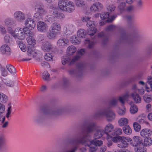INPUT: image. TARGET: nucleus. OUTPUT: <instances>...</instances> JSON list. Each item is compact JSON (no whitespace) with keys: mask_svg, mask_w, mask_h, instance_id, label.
<instances>
[{"mask_svg":"<svg viewBox=\"0 0 152 152\" xmlns=\"http://www.w3.org/2000/svg\"><path fill=\"white\" fill-rule=\"evenodd\" d=\"M97 127V124L94 122L90 121L84 123L83 124L82 132L85 134L77 140V143H80L86 147H88L90 152H94L97 148L96 146L90 143L91 142L90 134L93 132Z\"/></svg>","mask_w":152,"mask_h":152,"instance_id":"nucleus-1","label":"nucleus"},{"mask_svg":"<svg viewBox=\"0 0 152 152\" xmlns=\"http://www.w3.org/2000/svg\"><path fill=\"white\" fill-rule=\"evenodd\" d=\"M41 111L38 115L34 118V121L36 123L41 122L48 118L56 117L62 113L65 112L66 110L64 108L52 109L48 106H44L41 108Z\"/></svg>","mask_w":152,"mask_h":152,"instance_id":"nucleus-2","label":"nucleus"},{"mask_svg":"<svg viewBox=\"0 0 152 152\" xmlns=\"http://www.w3.org/2000/svg\"><path fill=\"white\" fill-rule=\"evenodd\" d=\"M103 116H105L107 120L109 122H110L114 120L115 117V114L109 107L99 110L94 114V116L96 118Z\"/></svg>","mask_w":152,"mask_h":152,"instance_id":"nucleus-3","label":"nucleus"},{"mask_svg":"<svg viewBox=\"0 0 152 152\" xmlns=\"http://www.w3.org/2000/svg\"><path fill=\"white\" fill-rule=\"evenodd\" d=\"M90 18L87 16H85L82 19L83 22H86V24L89 28L87 30V33L89 35L93 36L96 32V29L95 28V23L94 22L90 20Z\"/></svg>","mask_w":152,"mask_h":152,"instance_id":"nucleus-4","label":"nucleus"},{"mask_svg":"<svg viewBox=\"0 0 152 152\" xmlns=\"http://www.w3.org/2000/svg\"><path fill=\"white\" fill-rule=\"evenodd\" d=\"M27 42L29 46H28L27 53L30 56L34 57L37 55V53L35 50H33L34 45L36 43V40L34 37H28L26 39Z\"/></svg>","mask_w":152,"mask_h":152,"instance_id":"nucleus-5","label":"nucleus"},{"mask_svg":"<svg viewBox=\"0 0 152 152\" xmlns=\"http://www.w3.org/2000/svg\"><path fill=\"white\" fill-rule=\"evenodd\" d=\"M61 30L60 25L57 23H53L49 28V31L47 34V37L50 39H54Z\"/></svg>","mask_w":152,"mask_h":152,"instance_id":"nucleus-6","label":"nucleus"},{"mask_svg":"<svg viewBox=\"0 0 152 152\" xmlns=\"http://www.w3.org/2000/svg\"><path fill=\"white\" fill-rule=\"evenodd\" d=\"M85 66V64L82 63H78L77 65L76 69H72L69 71V74L77 77H81L83 75Z\"/></svg>","mask_w":152,"mask_h":152,"instance_id":"nucleus-7","label":"nucleus"},{"mask_svg":"<svg viewBox=\"0 0 152 152\" xmlns=\"http://www.w3.org/2000/svg\"><path fill=\"white\" fill-rule=\"evenodd\" d=\"M27 28L24 27L23 28H16L15 31L14 33L13 36L15 38L23 40L25 38V32H26Z\"/></svg>","mask_w":152,"mask_h":152,"instance_id":"nucleus-8","label":"nucleus"},{"mask_svg":"<svg viewBox=\"0 0 152 152\" xmlns=\"http://www.w3.org/2000/svg\"><path fill=\"white\" fill-rule=\"evenodd\" d=\"M41 48L45 52H49L50 50L53 51L56 49V47L50 42L47 41L42 44Z\"/></svg>","mask_w":152,"mask_h":152,"instance_id":"nucleus-9","label":"nucleus"},{"mask_svg":"<svg viewBox=\"0 0 152 152\" xmlns=\"http://www.w3.org/2000/svg\"><path fill=\"white\" fill-rule=\"evenodd\" d=\"M131 138L121 136L120 143L118 144V146L121 148H126L127 147L129 144H131Z\"/></svg>","mask_w":152,"mask_h":152,"instance_id":"nucleus-10","label":"nucleus"},{"mask_svg":"<svg viewBox=\"0 0 152 152\" xmlns=\"http://www.w3.org/2000/svg\"><path fill=\"white\" fill-rule=\"evenodd\" d=\"M131 144L133 146H138L142 145L143 141L141 138L138 136H135L132 137V139L131 138Z\"/></svg>","mask_w":152,"mask_h":152,"instance_id":"nucleus-11","label":"nucleus"},{"mask_svg":"<svg viewBox=\"0 0 152 152\" xmlns=\"http://www.w3.org/2000/svg\"><path fill=\"white\" fill-rule=\"evenodd\" d=\"M14 18L18 22H21L25 19V15L20 11L16 12L14 15Z\"/></svg>","mask_w":152,"mask_h":152,"instance_id":"nucleus-12","label":"nucleus"},{"mask_svg":"<svg viewBox=\"0 0 152 152\" xmlns=\"http://www.w3.org/2000/svg\"><path fill=\"white\" fill-rule=\"evenodd\" d=\"M38 30L40 32H45L47 30L48 26L45 22L42 21L38 22L37 24Z\"/></svg>","mask_w":152,"mask_h":152,"instance_id":"nucleus-13","label":"nucleus"},{"mask_svg":"<svg viewBox=\"0 0 152 152\" xmlns=\"http://www.w3.org/2000/svg\"><path fill=\"white\" fill-rule=\"evenodd\" d=\"M25 24L26 27L31 30L33 29L35 26V23L34 20L31 18H28L25 21Z\"/></svg>","mask_w":152,"mask_h":152,"instance_id":"nucleus-14","label":"nucleus"},{"mask_svg":"<svg viewBox=\"0 0 152 152\" xmlns=\"http://www.w3.org/2000/svg\"><path fill=\"white\" fill-rule=\"evenodd\" d=\"M86 49H81L78 51L76 55L72 59L69 63V65L72 64L74 62L78 60L80 56L84 54L85 53Z\"/></svg>","mask_w":152,"mask_h":152,"instance_id":"nucleus-15","label":"nucleus"},{"mask_svg":"<svg viewBox=\"0 0 152 152\" xmlns=\"http://www.w3.org/2000/svg\"><path fill=\"white\" fill-rule=\"evenodd\" d=\"M102 7V4L99 2H96L94 4L91 6L90 9L91 11L99 12Z\"/></svg>","mask_w":152,"mask_h":152,"instance_id":"nucleus-16","label":"nucleus"},{"mask_svg":"<svg viewBox=\"0 0 152 152\" xmlns=\"http://www.w3.org/2000/svg\"><path fill=\"white\" fill-rule=\"evenodd\" d=\"M68 39L65 38H61L59 39L57 42V45L59 47L62 48L66 46L69 44Z\"/></svg>","mask_w":152,"mask_h":152,"instance_id":"nucleus-17","label":"nucleus"},{"mask_svg":"<svg viewBox=\"0 0 152 152\" xmlns=\"http://www.w3.org/2000/svg\"><path fill=\"white\" fill-rule=\"evenodd\" d=\"M1 53L4 54L9 55L11 54L10 50L8 45L4 44L2 45L0 48Z\"/></svg>","mask_w":152,"mask_h":152,"instance_id":"nucleus-18","label":"nucleus"},{"mask_svg":"<svg viewBox=\"0 0 152 152\" xmlns=\"http://www.w3.org/2000/svg\"><path fill=\"white\" fill-rule=\"evenodd\" d=\"M114 128V126L111 124L109 123L106 125L104 128V132L107 137H110V132H112V130Z\"/></svg>","mask_w":152,"mask_h":152,"instance_id":"nucleus-19","label":"nucleus"},{"mask_svg":"<svg viewBox=\"0 0 152 152\" xmlns=\"http://www.w3.org/2000/svg\"><path fill=\"white\" fill-rule=\"evenodd\" d=\"M69 2L68 0H60L58 2V5L59 9L61 10L65 11L67 4H68Z\"/></svg>","mask_w":152,"mask_h":152,"instance_id":"nucleus-20","label":"nucleus"},{"mask_svg":"<svg viewBox=\"0 0 152 152\" xmlns=\"http://www.w3.org/2000/svg\"><path fill=\"white\" fill-rule=\"evenodd\" d=\"M120 39L121 41H124L128 43H131L133 41V38L129 37L125 33L121 34Z\"/></svg>","mask_w":152,"mask_h":152,"instance_id":"nucleus-21","label":"nucleus"},{"mask_svg":"<svg viewBox=\"0 0 152 152\" xmlns=\"http://www.w3.org/2000/svg\"><path fill=\"white\" fill-rule=\"evenodd\" d=\"M152 134V131L149 129H143L140 132L141 136L145 138L150 137Z\"/></svg>","mask_w":152,"mask_h":152,"instance_id":"nucleus-22","label":"nucleus"},{"mask_svg":"<svg viewBox=\"0 0 152 152\" xmlns=\"http://www.w3.org/2000/svg\"><path fill=\"white\" fill-rule=\"evenodd\" d=\"M5 25L10 28V30L12 31V29L11 28L14 24V21L13 19L11 18H8L5 19L4 20Z\"/></svg>","mask_w":152,"mask_h":152,"instance_id":"nucleus-23","label":"nucleus"},{"mask_svg":"<svg viewBox=\"0 0 152 152\" xmlns=\"http://www.w3.org/2000/svg\"><path fill=\"white\" fill-rule=\"evenodd\" d=\"M122 131L121 129L119 128H116L113 130L112 132H110V137L113 136H119L121 135Z\"/></svg>","mask_w":152,"mask_h":152,"instance_id":"nucleus-24","label":"nucleus"},{"mask_svg":"<svg viewBox=\"0 0 152 152\" xmlns=\"http://www.w3.org/2000/svg\"><path fill=\"white\" fill-rule=\"evenodd\" d=\"M131 96L136 104H138L141 102V98L137 93L133 92L131 94Z\"/></svg>","mask_w":152,"mask_h":152,"instance_id":"nucleus-25","label":"nucleus"},{"mask_svg":"<svg viewBox=\"0 0 152 152\" xmlns=\"http://www.w3.org/2000/svg\"><path fill=\"white\" fill-rule=\"evenodd\" d=\"M69 3H68V4H67V5L66 6V7L65 11L71 13L73 12L75 10L74 4L71 1H69Z\"/></svg>","mask_w":152,"mask_h":152,"instance_id":"nucleus-26","label":"nucleus"},{"mask_svg":"<svg viewBox=\"0 0 152 152\" xmlns=\"http://www.w3.org/2000/svg\"><path fill=\"white\" fill-rule=\"evenodd\" d=\"M104 133V132L103 129H98L94 133V138L95 139H99L102 137Z\"/></svg>","mask_w":152,"mask_h":152,"instance_id":"nucleus-27","label":"nucleus"},{"mask_svg":"<svg viewBox=\"0 0 152 152\" xmlns=\"http://www.w3.org/2000/svg\"><path fill=\"white\" fill-rule=\"evenodd\" d=\"M118 124L119 126H124L127 124L128 123V119L125 118H120L118 121Z\"/></svg>","mask_w":152,"mask_h":152,"instance_id":"nucleus-28","label":"nucleus"},{"mask_svg":"<svg viewBox=\"0 0 152 152\" xmlns=\"http://www.w3.org/2000/svg\"><path fill=\"white\" fill-rule=\"evenodd\" d=\"M91 136L90 142H91L90 143H91L94 145L96 146V147L97 146H100L103 144V142L102 140H96V139L92 140L91 139Z\"/></svg>","mask_w":152,"mask_h":152,"instance_id":"nucleus-29","label":"nucleus"},{"mask_svg":"<svg viewBox=\"0 0 152 152\" xmlns=\"http://www.w3.org/2000/svg\"><path fill=\"white\" fill-rule=\"evenodd\" d=\"M152 140L150 137L145 138L142 145L144 146H148L152 144Z\"/></svg>","mask_w":152,"mask_h":152,"instance_id":"nucleus-30","label":"nucleus"},{"mask_svg":"<svg viewBox=\"0 0 152 152\" xmlns=\"http://www.w3.org/2000/svg\"><path fill=\"white\" fill-rule=\"evenodd\" d=\"M123 130L124 133L127 135L130 134L132 132V130L129 125H126L124 126Z\"/></svg>","mask_w":152,"mask_h":152,"instance_id":"nucleus-31","label":"nucleus"},{"mask_svg":"<svg viewBox=\"0 0 152 152\" xmlns=\"http://www.w3.org/2000/svg\"><path fill=\"white\" fill-rule=\"evenodd\" d=\"M67 51L68 54L69 55H72L76 51V48L74 46L72 45L68 47Z\"/></svg>","mask_w":152,"mask_h":152,"instance_id":"nucleus-32","label":"nucleus"},{"mask_svg":"<svg viewBox=\"0 0 152 152\" xmlns=\"http://www.w3.org/2000/svg\"><path fill=\"white\" fill-rule=\"evenodd\" d=\"M52 14L54 18L56 17L57 18L61 19L64 17V15L62 13L59 12L56 10L54 11Z\"/></svg>","mask_w":152,"mask_h":152,"instance_id":"nucleus-33","label":"nucleus"},{"mask_svg":"<svg viewBox=\"0 0 152 152\" xmlns=\"http://www.w3.org/2000/svg\"><path fill=\"white\" fill-rule=\"evenodd\" d=\"M7 96L2 93H0V103H5L8 100Z\"/></svg>","mask_w":152,"mask_h":152,"instance_id":"nucleus-34","label":"nucleus"},{"mask_svg":"<svg viewBox=\"0 0 152 152\" xmlns=\"http://www.w3.org/2000/svg\"><path fill=\"white\" fill-rule=\"evenodd\" d=\"M6 67L8 71L11 74L14 75L16 73L15 67L10 64L7 65Z\"/></svg>","mask_w":152,"mask_h":152,"instance_id":"nucleus-35","label":"nucleus"},{"mask_svg":"<svg viewBox=\"0 0 152 152\" xmlns=\"http://www.w3.org/2000/svg\"><path fill=\"white\" fill-rule=\"evenodd\" d=\"M71 59L70 57L69 56H63L61 58V62L63 64L65 65L68 63Z\"/></svg>","mask_w":152,"mask_h":152,"instance_id":"nucleus-36","label":"nucleus"},{"mask_svg":"<svg viewBox=\"0 0 152 152\" xmlns=\"http://www.w3.org/2000/svg\"><path fill=\"white\" fill-rule=\"evenodd\" d=\"M45 21L47 23H51L55 20L53 16L51 15H47L45 18Z\"/></svg>","mask_w":152,"mask_h":152,"instance_id":"nucleus-37","label":"nucleus"},{"mask_svg":"<svg viewBox=\"0 0 152 152\" xmlns=\"http://www.w3.org/2000/svg\"><path fill=\"white\" fill-rule=\"evenodd\" d=\"M118 101V99L116 98L111 99L109 102L110 107H108L110 109L112 107L115 106L117 105Z\"/></svg>","mask_w":152,"mask_h":152,"instance_id":"nucleus-38","label":"nucleus"},{"mask_svg":"<svg viewBox=\"0 0 152 152\" xmlns=\"http://www.w3.org/2000/svg\"><path fill=\"white\" fill-rule=\"evenodd\" d=\"M86 32L83 29H80L77 32V36L80 38H84L85 37Z\"/></svg>","mask_w":152,"mask_h":152,"instance_id":"nucleus-39","label":"nucleus"},{"mask_svg":"<svg viewBox=\"0 0 152 152\" xmlns=\"http://www.w3.org/2000/svg\"><path fill=\"white\" fill-rule=\"evenodd\" d=\"M130 111L131 114H134L137 112L138 108L136 105L132 104H131Z\"/></svg>","mask_w":152,"mask_h":152,"instance_id":"nucleus-40","label":"nucleus"},{"mask_svg":"<svg viewBox=\"0 0 152 152\" xmlns=\"http://www.w3.org/2000/svg\"><path fill=\"white\" fill-rule=\"evenodd\" d=\"M37 12L43 16L47 14L46 11L42 7H39L37 9Z\"/></svg>","mask_w":152,"mask_h":152,"instance_id":"nucleus-41","label":"nucleus"},{"mask_svg":"<svg viewBox=\"0 0 152 152\" xmlns=\"http://www.w3.org/2000/svg\"><path fill=\"white\" fill-rule=\"evenodd\" d=\"M134 150L135 152H146V149L143 146L136 147Z\"/></svg>","mask_w":152,"mask_h":152,"instance_id":"nucleus-42","label":"nucleus"},{"mask_svg":"<svg viewBox=\"0 0 152 152\" xmlns=\"http://www.w3.org/2000/svg\"><path fill=\"white\" fill-rule=\"evenodd\" d=\"M43 17V16L36 12L34 15L33 18L35 20H41Z\"/></svg>","mask_w":152,"mask_h":152,"instance_id":"nucleus-43","label":"nucleus"},{"mask_svg":"<svg viewBox=\"0 0 152 152\" xmlns=\"http://www.w3.org/2000/svg\"><path fill=\"white\" fill-rule=\"evenodd\" d=\"M143 99L145 102L149 103L151 101L152 96L151 95L145 94L143 96Z\"/></svg>","mask_w":152,"mask_h":152,"instance_id":"nucleus-44","label":"nucleus"},{"mask_svg":"<svg viewBox=\"0 0 152 152\" xmlns=\"http://www.w3.org/2000/svg\"><path fill=\"white\" fill-rule=\"evenodd\" d=\"M50 74L47 71H44L42 76V78L43 80H48L50 77Z\"/></svg>","mask_w":152,"mask_h":152,"instance_id":"nucleus-45","label":"nucleus"},{"mask_svg":"<svg viewBox=\"0 0 152 152\" xmlns=\"http://www.w3.org/2000/svg\"><path fill=\"white\" fill-rule=\"evenodd\" d=\"M133 126L134 130L136 132H138L141 129V126L138 123H134Z\"/></svg>","mask_w":152,"mask_h":152,"instance_id":"nucleus-46","label":"nucleus"},{"mask_svg":"<svg viewBox=\"0 0 152 152\" xmlns=\"http://www.w3.org/2000/svg\"><path fill=\"white\" fill-rule=\"evenodd\" d=\"M94 41H90L89 39H87L85 40L84 43L85 44H88V48H91L93 47L94 45Z\"/></svg>","mask_w":152,"mask_h":152,"instance_id":"nucleus-47","label":"nucleus"},{"mask_svg":"<svg viewBox=\"0 0 152 152\" xmlns=\"http://www.w3.org/2000/svg\"><path fill=\"white\" fill-rule=\"evenodd\" d=\"M71 42L74 44H78L79 43V40L75 36H73L71 39Z\"/></svg>","mask_w":152,"mask_h":152,"instance_id":"nucleus-48","label":"nucleus"},{"mask_svg":"<svg viewBox=\"0 0 152 152\" xmlns=\"http://www.w3.org/2000/svg\"><path fill=\"white\" fill-rule=\"evenodd\" d=\"M112 139V140L115 143H118L119 142H120L121 139V136H115L113 137H110Z\"/></svg>","mask_w":152,"mask_h":152,"instance_id":"nucleus-49","label":"nucleus"},{"mask_svg":"<svg viewBox=\"0 0 152 152\" xmlns=\"http://www.w3.org/2000/svg\"><path fill=\"white\" fill-rule=\"evenodd\" d=\"M5 138L3 135L0 136V148H1L5 142Z\"/></svg>","mask_w":152,"mask_h":152,"instance_id":"nucleus-50","label":"nucleus"},{"mask_svg":"<svg viewBox=\"0 0 152 152\" xmlns=\"http://www.w3.org/2000/svg\"><path fill=\"white\" fill-rule=\"evenodd\" d=\"M143 1L142 0H137L136 1V6L138 9H141L142 8Z\"/></svg>","mask_w":152,"mask_h":152,"instance_id":"nucleus-51","label":"nucleus"},{"mask_svg":"<svg viewBox=\"0 0 152 152\" xmlns=\"http://www.w3.org/2000/svg\"><path fill=\"white\" fill-rule=\"evenodd\" d=\"M21 50L23 52H25L26 50L25 45L22 42H20L18 44Z\"/></svg>","mask_w":152,"mask_h":152,"instance_id":"nucleus-52","label":"nucleus"},{"mask_svg":"<svg viewBox=\"0 0 152 152\" xmlns=\"http://www.w3.org/2000/svg\"><path fill=\"white\" fill-rule=\"evenodd\" d=\"M145 118L144 116H139L137 119V120L140 124H143L145 122Z\"/></svg>","mask_w":152,"mask_h":152,"instance_id":"nucleus-53","label":"nucleus"},{"mask_svg":"<svg viewBox=\"0 0 152 152\" xmlns=\"http://www.w3.org/2000/svg\"><path fill=\"white\" fill-rule=\"evenodd\" d=\"M12 37L9 35H6L4 37L5 42L6 43H10L12 40Z\"/></svg>","mask_w":152,"mask_h":152,"instance_id":"nucleus-54","label":"nucleus"},{"mask_svg":"<svg viewBox=\"0 0 152 152\" xmlns=\"http://www.w3.org/2000/svg\"><path fill=\"white\" fill-rule=\"evenodd\" d=\"M109 14L108 12L102 13L100 15L101 18L102 20H104L109 17Z\"/></svg>","mask_w":152,"mask_h":152,"instance_id":"nucleus-55","label":"nucleus"},{"mask_svg":"<svg viewBox=\"0 0 152 152\" xmlns=\"http://www.w3.org/2000/svg\"><path fill=\"white\" fill-rule=\"evenodd\" d=\"M126 112V109L125 108H124L123 109H121L119 107L117 111V112L118 115L121 116L124 115Z\"/></svg>","mask_w":152,"mask_h":152,"instance_id":"nucleus-56","label":"nucleus"},{"mask_svg":"<svg viewBox=\"0 0 152 152\" xmlns=\"http://www.w3.org/2000/svg\"><path fill=\"white\" fill-rule=\"evenodd\" d=\"M8 105L9 107L8 108L7 110V113L6 115V117L7 118H8L9 117L12 112L11 106V104L10 103H9Z\"/></svg>","mask_w":152,"mask_h":152,"instance_id":"nucleus-57","label":"nucleus"},{"mask_svg":"<svg viewBox=\"0 0 152 152\" xmlns=\"http://www.w3.org/2000/svg\"><path fill=\"white\" fill-rule=\"evenodd\" d=\"M53 56L50 53H47L45 55L44 58L47 61H50L53 60Z\"/></svg>","mask_w":152,"mask_h":152,"instance_id":"nucleus-58","label":"nucleus"},{"mask_svg":"<svg viewBox=\"0 0 152 152\" xmlns=\"http://www.w3.org/2000/svg\"><path fill=\"white\" fill-rule=\"evenodd\" d=\"M4 83L6 84L7 86L12 87L13 86L14 83L11 80H4L3 81Z\"/></svg>","mask_w":152,"mask_h":152,"instance_id":"nucleus-59","label":"nucleus"},{"mask_svg":"<svg viewBox=\"0 0 152 152\" xmlns=\"http://www.w3.org/2000/svg\"><path fill=\"white\" fill-rule=\"evenodd\" d=\"M26 32H25V34L27 36H28V37H34L33 36L34 34L31 31H30L28 28H27V30H26Z\"/></svg>","mask_w":152,"mask_h":152,"instance_id":"nucleus-60","label":"nucleus"},{"mask_svg":"<svg viewBox=\"0 0 152 152\" xmlns=\"http://www.w3.org/2000/svg\"><path fill=\"white\" fill-rule=\"evenodd\" d=\"M125 18L128 20L131 21L134 19V15H128L125 16Z\"/></svg>","mask_w":152,"mask_h":152,"instance_id":"nucleus-61","label":"nucleus"},{"mask_svg":"<svg viewBox=\"0 0 152 152\" xmlns=\"http://www.w3.org/2000/svg\"><path fill=\"white\" fill-rule=\"evenodd\" d=\"M115 8V7L112 5H109L107 7V9L108 11H109L110 12H112L113 11Z\"/></svg>","mask_w":152,"mask_h":152,"instance_id":"nucleus-62","label":"nucleus"},{"mask_svg":"<svg viewBox=\"0 0 152 152\" xmlns=\"http://www.w3.org/2000/svg\"><path fill=\"white\" fill-rule=\"evenodd\" d=\"M76 4L78 7H82L84 5V2L83 1H76Z\"/></svg>","mask_w":152,"mask_h":152,"instance_id":"nucleus-63","label":"nucleus"},{"mask_svg":"<svg viewBox=\"0 0 152 152\" xmlns=\"http://www.w3.org/2000/svg\"><path fill=\"white\" fill-rule=\"evenodd\" d=\"M125 6V3L124 2L121 3L118 6V8L121 11H123L124 10V7Z\"/></svg>","mask_w":152,"mask_h":152,"instance_id":"nucleus-64","label":"nucleus"}]
</instances>
